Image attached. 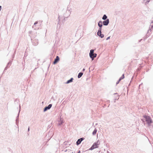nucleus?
Returning a JSON list of instances; mask_svg holds the SVG:
<instances>
[{
    "mask_svg": "<svg viewBox=\"0 0 153 153\" xmlns=\"http://www.w3.org/2000/svg\"><path fill=\"white\" fill-rule=\"evenodd\" d=\"M150 0H143V3L145 5L148 4L150 1Z\"/></svg>",
    "mask_w": 153,
    "mask_h": 153,
    "instance_id": "nucleus-11",
    "label": "nucleus"
},
{
    "mask_svg": "<svg viewBox=\"0 0 153 153\" xmlns=\"http://www.w3.org/2000/svg\"><path fill=\"white\" fill-rule=\"evenodd\" d=\"M74 79L73 78H71V79L67 81V82H66V84H68L73 82V80Z\"/></svg>",
    "mask_w": 153,
    "mask_h": 153,
    "instance_id": "nucleus-10",
    "label": "nucleus"
},
{
    "mask_svg": "<svg viewBox=\"0 0 153 153\" xmlns=\"http://www.w3.org/2000/svg\"><path fill=\"white\" fill-rule=\"evenodd\" d=\"M38 23V22L36 21V22L34 23V25H35L36 24H37Z\"/></svg>",
    "mask_w": 153,
    "mask_h": 153,
    "instance_id": "nucleus-19",
    "label": "nucleus"
},
{
    "mask_svg": "<svg viewBox=\"0 0 153 153\" xmlns=\"http://www.w3.org/2000/svg\"><path fill=\"white\" fill-rule=\"evenodd\" d=\"M110 36L108 37H107V39H106L107 40H108V39H110Z\"/></svg>",
    "mask_w": 153,
    "mask_h": 153,
    "instance_id": "nucleus-21",
    "label": "nucleus"
},
{
    "mask_svg": "<svg viewBox=\"0 0 153 153\" xmlns=\"http://www.w3.org/2000/svg\"><path fill=\"white\" fill-rule=\"evenodd\" d=\"M124 78V74H123L121 77L119 79L120 80H121V79H123Z\"/></svg>",
    "mask_w": 153,
    "mask_h": 153,
    "instance_id": "nucleus-17",
    "label": "nucleus"
},
{
    "mask_svg": "<svg viewBox=\"0 0 153 153\" xmlns=\"http://www.w3.org/2000/svg\"><path fill=\"white\" fill-rule=\"evenodd\" d=\"M97 35L100 37L101 38H103L104 37V35L103 34H102L101 33H97Z\"/></svg>",
    "mask_w": 153,
    "mask_h": 153,
    "instance_id": "nucleus-12",
    "label": "nucleus"
},
{
    "mask_svg": "<svg viewBox=\"0 0 153 153\" xmlns=\"http://www.w3.org/2000/svg\"><path fill=\"white\" fill-rule=\"evenodd\" d=\"M83 139L82 138H81L79 139L76 142V144L77 145L79 144L83 140Z\"/></svg>",
    "mask_w": 153,
    "mask_h": 153,
    "instance_id": "nucleus-8",
    "label": "nucleus"
},
{
    "mask_svg": "<svg viewBox=\"0 0 153 153\" xmlns=\"http://www.w3.org/2000/svg\"><path fill=\"white\" fill-rule=\"evenodd\" d=\"M19 113L18 115V116L17 117V118L16 120V123H17V122H18V121H19L18 117H19Z\"/></svg>",
    "mask_w": 153,
    "mask_h": 153,
    "instance_id": "nucleus-18",
    "label": "nucleus"
},
{
    "mask_svg": "<svg viewBox=\"0 0 153 153\" xmlns=\"http://www.w3.org/2000/svg\"><path fill=\"white\" fill-rule=\"evenodd\" d=\"M101 30H102L101 27H100L97 33H101Z\"/></svg>",
    "mask_w": 153,
    "mask_h": 153,
    "instance_id": "nucleus-16",
    "label": "nucleus"
},
{
    "mask_svg": "<svg viewBox=\"0 0 153 153\" xmlns=\"http://www.w3.org/2000/svg\"><path fill=\"white\" fill-rule=\"evenodd\" d=\"M1 6H0V11L1 10Z\"/></svg>",
    "mask_w": 153,
    "mask_h": 153,
    "instance_id": "nucleus-22",
    "label": "nucleus"
},
{
    "mask_svg": "<svg viewBox=\"0 0 153 153\" xmlns=\"http://www.w3.org/2000/svg\"><path fill=\"white\" fill-rule=\"evenodd\" d=\"M97 54L96 53H94V50L91 49L90 50L89 53V56L92 59V60H93L94 58L96 57Z\"/></svg>",
    "mask_w": 153,
    "mask_h": 153,
    "instance_id": "nucleus-2",
    "label": "nucleus"
},
{
    "mask_svg": "<svg viewBox=\"0 0 153 153\" xmlns=\"http://www.w3.org/2000/svg\"><path fill=\"white\" fill-rule=\"evenodd\" d=\"M52 106V104H50L48 106L45 107L44 109V111L45 112L47 110L51 108Z\"/></svg>",
    "mask_w": 153,
    "mask_h": 153,
    "instance_id": "nucleus-5",
    "label": "nucleus"
},
{
    "mask_svg": "<svg viewBox=\"0 0 153 153\" xmlns=\"http://www.w3.org/2000/svg\"><path fill=\"white\" fill-rule=\"evenodd\" d=\"M98 25L100 27H102V22L100 21L98 23Z\"/></svg>",
    "mask_w": 153,
    "mask_h": 153,
    "instance_id": "nucleus-9",
    "label": "nucleus"
},
{
    "mask_svg": "<svg viewBox=\"0 0 153 153\" xmlns=\"http://www.w3.org/2000/svg\"><path fill=\"white\" fill-rule=\"evenodd\" d=\"M77 153H80V151H79Z\"/></svg>",
    "mask_w": 153,
    "mask_h": 153,
    "instance_id": "nucleus-23",
    "label": "nucleus"
},
{
    "mask_svg": "<svg viewBox=\"0 0 153 153\" xmlns=\"http://www.w3.org/2000/svg\"><path fill=\"white\" fill-rule=\"evenodd\" d=\"M83 74V73H82V72L79 73L78 75V78H80L82 76V75Z\"/></svg>",
    "mask_w": 153,
    "mask_h": 153,
    "instance_id": "nucleus-15",
    "label": "nucleus"
},
{
    "mask_svg": "<svg viewBox=\"0 0 153 153\" xmlns=\"http://www.w3.org/2000/svg\"><path fill=\"white\" fill-rule=\"evenodd\" d=\"M97 130L96 128H95L94 130L92 132V134L93 135H94L96 134L97 132Z\"/></svg>",
    "mask_w": 153,
    "mask_h": 153,
    "instance_id": "nucleus-14",
    "label": "nucleus"
},
{
    "mask_svg": "<svg viewBox=\"0 0 153 153\" xmlns=\"http://www.w3.org/2000/svg\"><path fill=\"white\" fill-rule=\"evenodd\" d=\"M120 79H119V80L116 83V84H118L119 83V82L120 81Z\"/></svg>",
    "mask_w": 153,
    "mask_h": 153,
    "instance_id": "nucleus-20",
    "label": "nucleus"
},
{
    "mask_svg": "<svg viewBox=\"0 0 153 153\" xmlns=\"http://www.w3.org/2000/svg\"><path fill=\"white\" fill-rule=\"evenodd\" d=\"M63 123V119H62L61 117L60 118L59 120L58 121V125L59 126H61L62 125Z\"/></svg>",
    "mask_w": 153,
    "mask_h": 153,
    "instance_id": "nucleus-7",
    "label": "nucleus"
},
{
    "mask_svg": "<svg viewBox=\"0 0 153 153\" xmlns=\"http://www.w3.org/2000/svg\"><path fill=\"white\" fill-rule=\"evenodd\" d=\"M59 60V58L58 56H56V58L55 59L53 62V64H56Z\"/></svg>",
    "mask_w": 153,
    "mask_h": 153,
    "instance_id": "nucleus-6",
    "label": "nucleus"
},
{
    "mask_svg": "<svg viewBox=\"0 0 153 153\" xmlns=\"http://www.w3.org/2000/svg\"><path fill=\"white\" fill-rule=\"evenodd\" d=\"M144 117L146 121L148 123L149 126L150 125V124L152 123V120L150 117L148 116L145 115L144 116Z\"/></svg>",
    "mask_w": 153,
    "mask_h": 153,
    "instance_id": "nucleus-1",
    "label": "nucleus"
},
{
    "mask_svg": "<svg viewBox=\"0 0 153 153\" xmlns=\"http://www.w3.org/2000/svg\"><path fill=\"white\" fill-rule=\"evenodd\" d=\"M85 70V69L84 68V69H83L82 71H84Z\"/></svg>",
    "mask_w": 153,
    "mask_h": 153,
    "instance_id": "nucleus-25",
    "label": "nucleus"
},
{
    "mask_svg": "<svg viewBox=\"0 0 153 153\" xmlns=\"http://www.w3.org/2000/svg\"><path fill=\"white\" fill-rule=\"evenodd\" d=\"M117 94V93H114V94Z\"/></svg>",
    "mask_w": 153,
    "mask_h": 153,
    "instance_id": "nucleus-26",
    "label": "nucleus"
},
{
    "mask_svg": "<svg viewBox=\"0 0 153 153\" xmlns=\"http://www.w3.org/2000/svg\"><path fill=\"white\" fill-rule=\"evenodd\" d=\"M109 22V19H107L105 20L104 21L102 22L103 25L105 26L108 25Z\"/></svg>",
    "mask_w": 153,
    "mask_h": 153,
    "instance_id": "nucleus-4",
    "label": "nucleus"
},
{
    "mask_svg": "<svg viewBox=\"0 0 153 153\" xmlns=\"http://www.w3.org/2000/svg\"><path fill=\"white\" fill-rule=\"evenodd\" d=\"M30 130V129H29V128H28V131H29Z\"/></svg>",
    "mask_w": 153,
    "mask_h": 153,
    "instance_id": "nucleus-24",
    "label": "nucleus"
},
{
    "mask_svg": "<svg viewBox=\"0 0 153 153\" xmlns=\"http://www.w3.org/2000/svg\"><path fill=\"white\" fill-rule=\"evenodd\" d=\"M152 23H153V22Z\"/></svg>",
    "mask_w": 153,
    "mask_h": 153,
    "instance_id": "nucleus-27",
    "label": "nucleus"
},
{
    "mask_svg": "<svg viewBox=\"0 0 153 153\" xmlns=\"http://www.w3.org/2000/svg\"><path fill=\"white\" fill-rule=\"evenodd\" d=\"M107 16H106V15L104 14L102 17V19L104 20H106V19H107Z\"/></svg>",
    "mask_w": 153,
    "mask_h": 153,
    "instance_id": "nucleus-13",
    "label": "nucleus"
},
{
    "mask_svg": "<svg viewBox=\"0 0 153 153\" xmlns=\"http://www.w3.org/2000/svg\"><path fill=\"white\" fill-rule=\"evenodd\" d=\"M100 144V142L98 140L97 141V142L93 144L92 146L89 149L90 150H92L95 148H98V146Z\"/></svg>",
    "mask_w": 153,
    "mask_h": 153,
    "instance_id": "nucleus-3",
    "label": "nucleus"
}]
</instances>
